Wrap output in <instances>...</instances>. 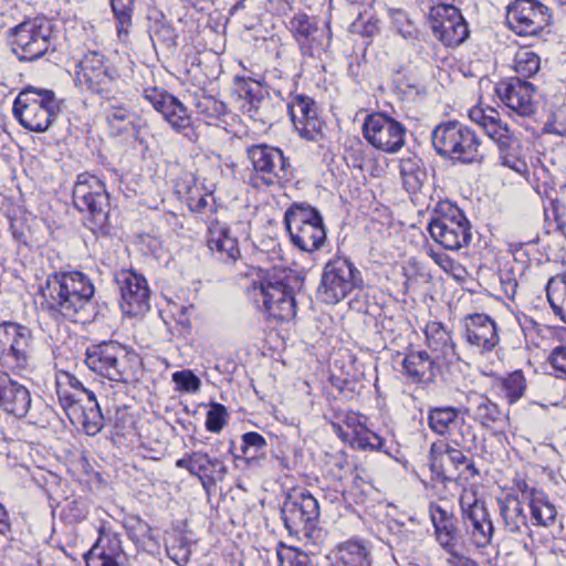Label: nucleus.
<instances>
[{
	"mask_svg": "<svg viewBox=\"0 0 566 566\" xmlns=\"http://www.w3.org/2000/svg\"><path fill=\"white\" fill-rule=\"evenodd\" d=\"M327 458L328 460L326 464L332 467V470L337 469L338 471H342L348 465V461L344 452H336L335 454L327 455Z\"/></svg>",
	"mask_w": 566,
	"mask_h": 566,
	"instance_id": "obj_63",
	"label": "nucleus"
},
{
	"mask_svg": "<svg viewBox=\"0 0 566 566\" xmlns=\"http://www.w3.org/2000/svg\"><path fill=\"white\" fill-rule=\"evenodd\" d=\"M493 387L510 403L517 402L525 394L527 380L524 373L520 369L510 373L505 377H496Z\"/></svg>",
	"mask_w": 566,
	"mask_h": 566,
	"instance_id": "obj_37",
	"label": "nucleus"
},
{
	"mask_svg": "<svg viewBox=\"0 0 566 566\" xmlns=\"http://www.w3.org/2000/svg\"><path fill=\"white\" fill-rule=\"evenodd\" d=\"M515 71L520 76L511 78L509 82L500 83L496 93L501 101L515 115L528 117L531 115V50L527 45H522L515 54Z\"/></svg>",
	"mask_w": 566,
	"mask_h": 566,
	"instance_id": "obj_14",
	"label": "nucleus"
},
{
	"mask_svg": "<svg viewBox=\"0 0 566 566\" xmlns=\"http://www.w3.org/2000/svg\"><path fill=\"white\" fill-rule=\"evenodd\" d=\"M501 160L504 166H507L520 175L524 176L526 180L528 179V167L524 159L516 157L506 150L501 153Z\"/></svg>",
	"mask_w": 566,
	"mask_h": 566,
	"instance_id": "obj_58",
	"label": "nucleus"
},
{
	"mask_svg": "<svg viewBox=\"0 0 566 566\" xmlns=\"http://www.w3.org/2000/svg\"><path fill=\"white\" fill-rule=\"evenodd\" d=\"M319 515L318 501L307 490H293L285 495L281 507L284 526L291 536L313 548L311 554H315L327 537L318 526Z\"/></svg>",
	"mask_w": 566,
	"mask_h": 566,
	"instance_id": "obj_3",
	"label": "nucleus"
},
{
	"mask_svg": "<svg viewBox=\"0 0 566 566\" xmlns=\"http://www.w3.org/2000/svg\"><path fill=\"white\" fill-rule=\"evenodd\" d=\"M463 413L472 418L483 428H492L504 422L506 415L488 396L474 395L469 399V406Z\"/></svg>",
	"mask_w": 566,
	"mask_h": 566,
	"instance_id": "obj_33",
	"label": "nucleus"
},
{
	"mask_svg": "<svg viewBox=\"0 0 566 566\" xmlns=\"http://www.w3.org/2000/svg\"><path fill=\"white\" fill-rule=\"evenodd\" d=\"M0 365L18 375L34 368L33 336L29 327L11 321L0 323Z\"/></svg>",
	"mask_w": 566,
	"mask_h": 566,
	"instance_id": "obj_10",
	"label": "nucleus"
},
{
	"mask_svg": "<svg viewBox=\"0 0 566 566\" xmlns=\"http://www.w3.org/2000/svg\"><path fill=\"white\" fill-rule=\"evenodd\" d=\"M431 144L440 157L453 163L481 164L484 159L476 133L458 120L438 124L431 132Z\"/></svg>",
	"mask_w": 566,
	"mask_h": 566,
	"instance_id": "obj_4",
	"label": "nucleus"
},
{
	"mask_svg": "<svg viewBox=\"0 0 566 566\" xmlns=\"http://www.w3.org/2000/svg\"><path fill=\"white\" fill-rule=\"evenodd\" d=\"M543 209L545 221L549 223L553 222L555 229L560 230L565 224V206L557 198L546 196V199H543Z\"/></svg>",
	"mask_w": 566,
	"mask_h": 566,
	"instance_id": "obj_49",
	"label": "nucleus"
},
{
	"mask_svg": "<svg viewBox=\"0 0 566 566\" xmlns=\"http://www.w3.org/2000/svg\"><path fill=\"white\" fill-rule=\"evenodd\" d=\"M187 203L192 212L200 214H211L216 210V201L212 193L199 195L190 192Z\"/></svg>",
	"mask_w": 566,
	"mask_h": 566,
	"instance_id": "obj_52",
	"label": "nucleus"
},
{
	"mask_svg": "<svg viewBox=\"0 0 566 566\" xmlns=\"http://www.w3.org/2000/svg\"><path fill=\"white\" fill-rule=\"evenodd\" d=\"M547 363L556 375H560V367L566 364V346L554 348L547 357Z\"/></svg>",
	"mask_w": 566,
	"mask_h": 566,
	"instance_id": "obj_60",
	"label": "nucleus"
},
{
	"mask_svg": "<svg viewBox=\"0 0 566 566\" xmlns=\"http://www.w3.org/2000/svg\"><path fill=\"white\" fill-rule=\"evenodd\" d=\"M76 73H91L115 69L107 63V59L98 51H88L77 63Z\"/></svg>",
	"mask_w": 566,
	"mask_h": 566,
	"instance_id": "obj_48",
	"label": "nucleus"
},
{
	"mask_svg": "<svg viewBox=\"0 0 566 566\" xmlns=\"http://www.w3.org/2000/svg\"><path fill=\"white\" fill-rule=\"evenodd\" d=\"M287 27L303 55L322 59L328 52L332 43L328 21L319 24L317 18L297 12L290 19Z\"/></svg>",
	"mask_w": 566,
	"mask_h": 566,
	"instance_id": "obj_16",
	"label": "nucleus"
},
{
	"mask_svg": "<svg viewBox=\"0 0 566 566\" xmlns=\"http://www.w3.org/2000/svg\"><path fill=\"white\" fill-rule=\"evenodd\" d=\"M538 19V27L533 29V36L551 34V24L553 22L549 9L538 0H533V18Z\"/></svg>",
	"mask_w": 566,
	"mask_h": 566,
	"instance_id": "obj_51",
	"label": "nucleus"
},
{
	"mask_svg": "<svg viewBox=\"0 0 566 566\" xmlns=\"http://www.w3.org/2000/svg\"><path fill=\"white\" fill-rule=\"evenodd\" d=\"M176 467L197 476L207 494H210L228 473V468L221 459L212 458L203 451L187 453L176 461Z\"/></svg>",
	"mask_w": 566,
	"mask_h": 566,
	"instance_id": "obj_23",
	"label": "nucleus"
},
{
	"mask_svg": "<svg viewBox=\"0 0 566 566\" xmlns=\"http://www.w3.org/2000/svg\"><path fill=\"white\" fill-rule=\"evenodd\" d=\"M364 287L361 272L347 258L336 256L329 260L322 272L316 297L325 304H337L355 290Z\"/></svg>",
	"mask_w": 566,
	"mask_h": 566,
	"instance_id": "obj_9",
	"label": "nucleus"
},
{
	"mask_svg": "<svg viewBox=\"0 0 566 566\" xmlns=\"http://www.w3.org/2000/svg\"><path fill=\"white\" fill-rule=\"evenodd\" d=\"M399 170L403 188L411 195L420 192L428 179L422 160L417 156L401 158Z\"/></svg>",
	"mask_w": 566,
	"mask_h": 566,
	"instance_id": "obj_36",
	"label": "nucleus"
},
{
	"mask_svg": "<svg viewBox=\"0 0 566 566\" xmlns=\"http://www.w3.org/2000/svg\"><path fill=\"white\" fill-rule=\"evenodd\" d=\"M429 24L434 38L448 48L459 46L470 34L464 18L453 4L432 6L429 11Z\"/></svg>",
	"mask_w": 566,
	"mask_h": 566,
	"instance_id": "obj_19",
	"label": "nucleus"
},
{
	"mask_svg": "<svg viewBox=\"0 0 566 566\" xmlns=\"http://www.w3.org/2000/svg\"><path fill=\"white\" fill-rule=\"evenodd\" d=\"M363 133L371 146L387 154L398 153L406 144L405 125L385 113L368 115L363 125Z\"/></svg>",
	"mask_w": 566,
	"mask_h": 566,
	"instance_id": "obj_18",
	"label": "nucleus"
},
{
	"mask_svg": "<svg viewBox=\"0 0 566 566\" xmlns=\"http://www.w3.org/2000/svg\"><path fill=\"white\" fill-rule=\"evenodd\" d=\"M284 223L294 245L306 252L322 248L326 230L318 210L308 203H293L284 214Z\"/></svg>",
	"mask_w": 566,
	"mask_h": 566,
	"instance_id": "obj_12",
	"label": "nucleus"
},
{
	"mask_svg": "<svg viewBox=\"0 0 566 566\" xmlns=\"http://www.w3.org/2000/svg\"><path fill=\"white\" fill-rule=\"evenodd\" d=\"M286 560L290 566H313L310 553L301 549H292Z\"/></svg>",
	"mask_w": 566,
	"mask_h": 566,
	"instance_id": "obj_62",
	"label": "nucleus"
},
{
	"mask_svg": "<svg viewBox=\"0 0 566 566\" xmlns=\"http://www.w3.org/2000/svg\"><path fill=\"white\" fill-rule=\"evenodd\" d=\"M172 380L177 388L187 392H196L200 389V379L189 369L172 374Z\"/></svg>",
	"mask_w": 566,
	"mask_h": 566,
	"instance_id": "obj_55",
	"label": "nucleus"
},
{
	"mask_svg": "<svg viewBox=\"0 0 566 566\" xmlns=\"http://www.w3.org/2000/svg\"><path fill=\"white\" fill-rule=\"evenodd\" d=\"M72 199L74 207L80 212L86 213L87 227L94 233H108L109 196L98 177L88 172L80 174L73 187Z\"/></svg>",
	"mask_w": 566,
	"mask_h": 566,
	"instance_id": "obj_7",
	"label": "nucleus"
},
{
	"mask_svg": "<svg viewBox=\"0 0 566 566\" xmlns=\"http://www.w3.org/2000/svg\"><path fill=\"white\" fill-rule=\"evenodd\" d=\"M232 95L235 96L240 111L251 119L270 124L275 118L273 104L259 82L237 76Z\"/></svg>",
	"mask_w": 566,
	"mask_h": 566,
	"instance_id": "obj_20",
	"label": "nucleus"
},
{
	"mask_svg": "<svg viewBox=\"0 0 566 566\" xmlns=\"http://www.w3.org/2000/svg\"><path fill=\"white\" fill-rule=\"evenodd\" d=\"M484 132L496 143L500 153H504L514 144V137L507 124L503 123L496 109L490 108L488 123L484 124Z\"/></svg>",
	"mask_w": 566,
	"mask_h": 566,
	"instance_id": "obj_42",
	"label": "nucleus"
},
{
	"mask_svg": "<svg viewBox=\"0 0 566 566\" xmlns=\"http://www.w3.org/2000/svg\"><path fill=\"white\" fill-rule=\"evenodd\" d=\"M447 455L448 460L457 468L464 467L468 462V457L461 451L458 450L448 443L442 441L433 442L429 450V461L430 468L433 473L437 475H443V468L441 463V457Z\"/></svg>",
	"mask_w": 566,
	"mask_h": 566,
	"instance_id": "obj_39",
	"label": "nucleus"
},
{
	"mask_svg": "<svg viewBox=\"0 0 566 566\" xmlns=\"http://www.w3.org/2000/svg\"><path fill=\"white\" fill-rule=\"evenodd\" d=\"M394 27L397 33L403 39L415 40L417 42H426V38L422 36L415 25V23L408 18L403 11H398L394 15ZM428 44L431 42L427 41Z\"/></svg>",
	"mask_w": 566,
	"mask_h": 566,
	"instance_id": "obj_47",
	"label": "nucleus"
},
{
	"mask_svg": "<svg viewBox=\"0 0 566 566\" xmlns=\"http://www.w3.org/2000/svg\"><path fill=\"white\" fill-rule=\"evenodd\" d=\"M304 279L292 270L266 272L254 281L250 296L268 322H290L296 315L295 294L303 289Z\"/></svg>",
	"mask_w": 566,
	"mask_h": 566,
	"instance_id": "obj_1",
	"label": "nucleus"
},
{
	"mask_svg": "<svg viewBox=\"0 0 566 566\" xmlns=\"http://www.w3.org/2000/svg\"><path fill=\"white\" fill-rule=\"evenodd\" d=\"M429 513L438 543L446 552L454 555L459 539V531L455 526L452 513L434 503L430 504Z\"/></svg>",
	"mask_w": 566,
	"mask_h": 566,
	"instance_id": "obj_30",
	"label": "nucleus"
},
{
	"mask_svg": "<svg viewBox=\"0 0 566 566\" xmlns=\"http://www.w3.org/2000/svg\"><path fill=\"white\" fill-rule=\"evenodd\" d=\"M528 2L531 0H515L507 7L506 23L512 31L521 36L528 35L531 28V7H526Z\"/></svg>",
	"mask_w": 566,
	"mask_h": 566,
	"instance_id": "obj_43",
	"label": "nucleus"
},
{
	"mask_svg": "<svg viewBox=\"0 0 566 566\" xmlns=\"http://www.w3.org/2000/svg\"><path fill=\"white\" fill-rule=\"evenodd\" d=\"M111 7L117 19L120 28L118 32H122L124 25H129L132 22V13L134 10L135 0H109Z\"/></svg>",
	"mask_w": 566,
	"mask_h": 566,
	"instance_id": "obj_54",
	"label": "nucleus"
},
{
	"mask_svg": "<svg viewBox=\"0 0 566 566\" xmlns=\"http://www.w3.org/2000/svg\"><path fill=\"white\" fill-rule=\"evenodd\" d=\"M490 115V108L483 109L480 107H474L470 111L469 117L472 122L476 123L482 128L484 127V124L488 123Z\"/></svg>",
	"mask_w": 566,
	"mask_h": 566,
	"instance_id": "obj_64",
	"label": "nucleus"
},
{
	"mask_svg": "<svg viewBox=\"0 0 566 566\" xmlns=\"http://www.w3.org/2000/svg\"><path fill=\"white\" fill-rule=\"evenodd\" d=\"M8 43L20 61H36L55 51L53 24L44 18L25 20L9 29Z\"/></svg>",
	"mask_w": 566,
	"mask_h": 566,
	"instance_id": "obj_8",
	"label": "nucleus"
},
{
	"mask_svg": "<svg viewBox=\"0 0 566 566\" xmlns=\"http://www.w3.org/2000/svg\"><path fill=\"white\" fill-rule=\"evenodd\" d=\"M197 541L188 531L175 530L165 538V551L169 559L178 566H187Z\"/></svg>",
	"mask_w": 566,
	"mask_h": 566,
	"instance_id": "obj_35",
	"label": "nucleus"
},
{
	"mask_svg": "<svg viewBox=\"0 0 566 566\" xmlns=\"http://www.w3.org/2000/svg\"><path fill=\"white\" fill-rule=\"evenodd\" d=\"M135 357L134 353L117 342H102L86 348L85 365L111 381L127 382L130 361Z\"/></svg>",
	"mask_w": 566,
	"mask_h": 566,
	"instance_id": "obj_13",
	"label": "nucleus"
},
{
	"mask_svg": "<svg viewBox=\"0 0 566 566\" xmlns=\"http://www.w3.org/2000/svg\"><path fill=\"white\" fill-rule=\"evenodd\" d=\"M0 390V408L17 419H23L32 405L30 390L22 384L7 378Z\"/></svg>",
	"mask_w": 566,
	"mask_h": 566,
	"instance_id": "obj_28",
	"label": "nucleus"
},
{
	"mask_svg": "<svg viewBox=\"0 0 566 566\" xmlns=\"http://www.w3.org/2000/svg\"><path fill=\"white\" fill-rule=\"evenodd\" d=\"M255 179L266 187L282 186L292 176L290 158L279 147L255 144L247 148Z\"/></svg>",
	"mask_w": 566,
	"mask_h": 566,
	"instance_id": "obj_15",
	"label": "nucleus"
},
{
	"mask_svg": "<svg viewBox=\"0 0 566 566\" xmlns=\"http://www.w3.org/2000/svg\"><path fill=\"white\" fill-rule=\"evenodd\" d=\"M513 492H517L520 500L527 502V507L531 510V491L528 489L527 474L516 473L513 479Z\"/></svg>",
	"mask_w": 566,
	"mask_h": 566,
	"instance_id": "obj_59",
	"label": "nucleus"
},
{
	"mask_svg": "<svg viewBox=\"0 0 566 566\" xmlns=\"http://www.w3.org/2000/svg\"><path fill=\"white\" fill-rule=\"evenodd\" d=\"M195 106L197 114L207 125L220 127L226 124L228 109L223 102L210 95H200L196 98Z\"/></svg>",
	"mask_w": 566,
	"mask_h": 566,
	"instance_id": "obj_38",
	"label": "nucleus"
},
{
	"mask_svg": "<svg viewBox=\"0 0 566 566\" xmlns=\"http://www.w3.org/2000/svg\"><path fill=\"white\" fill-rule=\"evenodd\" d=\"M65 382H57V397L72 424H80L88 436H95L104 427V417L95 394L85 388L80 379L64 374Z\"/></svg>",
	"mask_w": 566,
	"mask_h": 566,
	"instance_id": "obj_5",
	"label": "nucleus"
},
{
	"mask_svg": "<svg viewBox=\"0 0 566 566\" xmlns=\"http://www.w3.org/2000/svg\"><path fill=\"white\" fill-rule=\"evenodd\" d=\"M76 82L82 91L112 101L119 93V74L116 69L106 71L76 73Z\"/></svg>",
	"mask_w": 566,
	"mask_h": 566,
	"instance_id": "obj_27",
	"label": "nucleus"
},
{
	"mask_svg": "<svg viewBox=\"0 0 566 566\" xmlns=\"http://www.w3.org/2000/svg\"><path fill=\"white\" fill-rule=\"evenodd\" d=\"M428 231L431 238L448 250H459L471 241V226L463 211L450 201L438 202Z\"/></svg>",
	"mask_w": 566,
	"mask_h": 566,
	"instance_id": "obj_11",
	"label": "nucleus"
},
{
	"mask_svg": "<svg viewBox=\"0 0 566 566\" xmlns=\"http://www.w3.org/2000/svg\"><path fill=\"white\" fill-rule=\"evenodd\" d=\"M227 408L219 402H212L207 412L206 429L213 433L220 432L227 423Z\"/></svg>",
	"mask_w": 566,
	"mask_h": 566,
	"instance_id": "obj_50",
	"label": "nucleus"
},
{
	"mask_svg": "<svg viewBox=\"0 0 566 566\" xmlns=\"http://www.w3.org/2000/svg\"><path fill=\"white\" fill-rule=\"evenodd\" d=\"M455 428H458V432L454 433L452 441L457 446L464 447L474 440V431L470 424L465 423L463 418H459V424H455Z\"/></svg>",
	"mask_w": 566,
	"mask_h": 566,
	"instance_id": "obj_57",
	"label": "nucleus"
},
{
	"mask_svg": "<svg viewBox=\"0 0 566 566\" xmlns=\"http://www.w3.org/2000/svg\"><path fill=\"white\" fill-rule=\"evenodd\" d=\"M510 251L513 254L514 261L522 273L531 266V258L527 250V243H511Z\"/></svg>",
	"mask_w": 566,
	"mask_h": 566,
	"instance_id": "obj_56",
	"label": "nucleus"
},
{
	"mask_svg": "<svg viewBox=\"0 0 566 566\" xmlns=\"http://www.w3.org/2000/svg\"><path fill=\"white\" fill-rule=\"evenodd\" d=\"M86 566H126V554L116 534L102 533L84 555Z\"/></svg>",
	"mask_w": 566,
	"mask_h": 566,
	"instance_id": "obj_26",
	"label": "nucleus"
},
{
	"mask_svg": "<svg viewBox=\"0 0 566 566\" xmlns=\"http://www.w3.org/2000/svg\"><path fill=\"white\" fill-rule=\"evenodd\" d=\"M332 559L333 566H370L371 548L368 542L353 537L335 547Z\"/></svg>",
	"mask_w": 566,
	"mask_h": 566,
	"instance_id": "obj_31",
	"label": "nucleus"
},
{
	"mask_svg": "<svg viewBox=\"0 0 566 566\" xmlns=\"http://www.w3.org/2000/svg\"><path fill=\"white\" fill-rule=\"evenodd\" d=\"M463 336L478 353L493 350L500 342L495 322L485 314H470L463 319Z\"/></svg>",
	"mask_w": 566,
	"mask_h": 566,
	"instance_id": "obj_25",
	"label": "nucleus"
},
{
	"mask_svg": "<svg viewBox=\"0 0 566 566\" xmlns=\"http://www.w3.org/2000/svg\"><path fill=\"white\" fill-rule=\"evenodd\" d=\"M533 521L545 527L554 525L556 522L555 506L535 489H533Z\"/></svg>",
	"mask_w": 566,
	"mask_h": 566,
	"instance_id": "obj_45",
	"label": "nucleus"
},
{
	"mask_svg": "<svg viewBox=\"0 0 566 566\" xmlns=\"http://www.w3.org/2000/svg\"><path fill=\"white\" fill-rule=\"evenodd\" d=\"M114 281L120 294V307L130 316L148 310L149 289L146 279L133 270L116 272Z\"/></svg>",
	"mask_w": 566,
	"mask_h": 566,
	"instance_id": "obj_22",
	"label": "nucleus"
},
{
	"mask_svg": "<svg viewBox=\"0 0 566 566\" xmlns=\"http://www.w3.org/2000/svg\"><path fill=\"white\" fill-rule=\"evenodd\" d=\"M462 523L471 543L478 548H485L492 542L494 526L483 501L470 500L467 495L460 499Z\"/></svg>",
	"mask_w": 566,
	"mask_h": 566,
	"instance_id": "obj_21",
	"label": "nucleus"
},
{
	"mask_svg": "<svg viewBox=\"0 0 566 566\" xmlns=\"http://www.w3.org/2000/svg\"><path fill=\"white\" fill-rule=\"evenodd\" d=\"M91 279L78 271L54 272L39 286L41 310L51 317H75L90 305L94 296Z\"/></svg>",
	"mask_w": 566,
	"mask_h": 566,
	"instance_id": "obj_2",
	"label": "nucleus"
},
{
	"mask_svg": "<svg viewBox=\"0 0 566 566\" xmlns=\"http://www.w3.org/2000/svg\"><path fill=\"white\" fill-rule=\"evenodd\" d=\"M207 244L223 261H235L240 256L238 240L231 235L228 227L219 222L209 226Z\"/></svg>",
	"mask_w": 566,
	"mask_h": 566,
	"instance_id": "obj_34",
	"label": "nucleus"
},
{
	"mask_svg": "<svg viewBox=\"0 0 566 566\" xmlns=\"http://www.w3.org/2000/svg\"><path fill=\"white\" fill-rule=\"evenodd\" d=\"M109 107L106 109V119L108 123L123 122L132 123L134 113L128 109L122 102L117 101V95L112 101H106Z\"/></svg>",
	"mask_w": 566,
	"mask_h": 566,
	"instance_id": "obj_53",
	"label": "nucleus"
},
{
	"mask_svg": "<svg viewBox=\"0 0 566 566\" xmlns=\"http://www.w3.org/2000/svg\"><path fill=\"white\" fill-rule=\"evenodd\" d=\"M344 441L358 450L381 451L389 454L386 440L367 427L359 428L356 433L344 436Z\"/></svg>",
	"mask_w": 566,
	"mask_h": 566,
	"instance_id": "obj_44",
	"label": "nucleus"
},
{
	"mask_svg": "<svg viewBox=\"0 0 566 566\" xmlns=\"http://www.w3.org/2000/svg\"><path fill=\"white\" fill-rule=\"evenodd\" d=\"M545 289L555 316L566 324V272L551 277Z\"/></svg>",
	"mask_w": 566,
	"mask_h": 566,
	"instance_id": "obj_41",
	"label": "nucleus"
},
{
	"mask_svg": "<svg viewBox=\"0 0 566 566\" xmlns=\"http://www.w3.org/2000/svg\"><path fill=\"white\" fill-rule=\"evenodd\" d=\"M241 452L251 463L264 457L268 447L265 438L259 432L250 431L242 434Z\"/></svg>",
	"mask_w": 566,
	"mask_h": 566,
	"instance_id": "obj_46",
	"label": "nucleus"
},
{
	"mask_svg": "<svg viewBox=\"0 0 566 566\" xmlns=\"http://www.w3.org/2000/svg\"><path fill=\"white\" fill-rule=\"evenodd\" d=\"M287 112L295 132L304 139L315 142L322 136L323 120L314 99L298 94L287 103Z\"/></svg>",
	"mask_w": 566,
	"mask_h": 566,
	"instance_id": "obj_24",
	"label": "nucleus"
},
{
	"mask_svg": "<svg viewBox=\"0 0 566 566\" xmlns=\"http://www.w3.org/2000/svg\"><path fill=\"white\" fill-rule=\"evenodd\" d=\"M143 97L163 115L164 119L177 133L191 143H196L199 135L192 126L191 116L187 107L172 94L158 87H147Z\"/></svg>",
	"mask_w": 566,
	"mask_h": 566,
	"instance_id": "obj_17",
	"label": "nucleus"
},
{
	"mask_svg": "<svg viewBox=\"0 0 566 566\" xmlns=\"http://www.w3.org/2000/svg\"><path fill=\"white\" fill-rule=\"evenodd\" d=\"M499 503L507 531L531 537V527L524 509V505L527 506V502L520 500L517 494L510 493L504 500H500Z\"/></svg>",
	"mask_w": 566,
	"mask_h": 566,
	"instance_id": "obj_32",
	"label": "nucleus"
},
{
	"mask_svg": "<svg viewBox=\"0 0 566 566\" xmlns=\"http://www.w3.org/2000/svg\"><path fill=\"white\" fill-rule=\"evenodd\" d=\"M61 101L52 90L23 88L13 103V115L28 130L44 133L57 120Z\"/></svg>",
	"mask_w": 566,
	"mask_h": 566,
	"instance_id": "obj_6",
	"label": "nucleus"
},
{
	"mask_svg": "<svg viewBox=\"0 0 566 566\" xmlns=\"http://www.w3.org/2000/svg\"><path fill=\"white\" fill-rule=\"evenodd\" d=\"M130 525L128 526L132 531H134L133 536L139 541L140 538H150L151 527L140 520L139 517L130 518Z\"/></svg>",
	"mask_w": 566,
	"mask_h": 566,
	"instance_id": "obj_61",
	"label": "nucleus"
},
{
	"mask_svg": "<svg viewBox=\"0 0 566 566\" xmlns=\"http://www.w3.org/2000/svg\"><path fill=\"white\" fill-rule=\"evenodd\" d=\"M461 410L451 407H432L428 410V426L437 434L451 433L452 427L459 424Z\"/></svg>",
	"mask_w": 566,
	"mask_h": 566,
	"instance_id": "obj_40",
	"label": "nucleus"
},
{
	"mask_svg": "<svg viewBox=\"0 0 566 566\" xmlns=\"http://www.w3.org/2000/svg\"><path fill=\"white\" fill-rule=\"evenodd\" d=\"M438 368L434 358L426 350H411L401 361V373L411 384L432 381Z\"/></svg>",
	"mask_w": 566,
	"mask_h": 566,
	"instance_id": "obj_29",
	"label": "nucleus"
}]
</instances>
